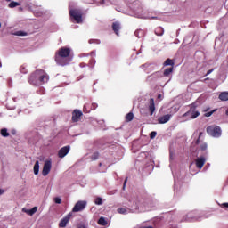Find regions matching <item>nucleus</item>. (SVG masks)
Returning <instances> with one entry per match:
<instances>
[{
  "mask_svg": "<svg viewBox=\"0 0 228 228\" xmlns=\"http://www.w3.org/2000/svg\"><path fill=\"white\" fill-rule=\"evenodd\" d=\"M47 81H49V75H47L44 69H37L28 78V83L34 86L44 85V83H47Z\"/></svg>",
  "mask_w": 228,
  "mask_h": 228,
  "instance_id": "obj_1",
  "label": "nucleus"
},
{
  "mask_svg": "<svg viewBox=\"0 0 228 228\" xmlns=\"http://www.w3.org/2000/svg\"><path fill=\"white\" fill-rule=\"evenodd\" d=\"M189 108L190 110L183 115V118H187L188 120H193L197 118L199 115H200V112L199 111V110H197V108H199L198 102H194L193 103L190 104Z\"/></svg>",
  "mask_w": 228,
  "mask_h": 228,
  "instance_id": "obj_2",
  "label": "nucleus"
},
{
  "mask_svg": "<svg viewBox=\"0 0 228 228\" xmlns=\"http://www.w3.org/2000/svg\"><path fill=\"white\" fill-rule=\"evenodd\" d=\"M69 15L76 20L77 24L83 22V12L78 9H69Z\"/></svg>",
  "mask_w": 228,
  "mask_h": 228,
  "instance_id": "obj_3",
  "label": "nucleus"
},
{
  "mask_svg": "<svg viewBox=\"0 0 228 228\" xmlns=\"http://www.w3.org/2000/svg\"><path fill=\"white\" fill-rule=\"evenodd\" d=\"M55 61H56L57 65L65 67V65H69V63H70L72 61V57H64L63 55L55 53Z\"/></svg>",
  "mask_w": 228,
  "mask_h": 228,
  "instance_id": "obj_4",
  "label": "nucleus"
},
{
  "mask_svg": "<svg viewBox=\"0 0 228 228\" xmlns=\"http://www.w3.org/2000/svg\"><path fill=\"white\" fill-rule=\"evenodd\" d=\"M207 133L214 138H219V136H222V129L220 126H210L207 128Z\"/></svg>",
  "mask_w": 228,
  "mask_h": 228,
  "instance_id": "obj_5",
  "label": "nucleus"
},
{
  "mask_svg": "<svg viewBox=\"0 0 228 228\" xmlns=\"http://www.w3.org/2000/svg\"><path fill=\"white\" fill-rule=\"evenodd\" d=\"M51 168H53V162L51 160H45L42 170V175L47 177L51 172Z\"/></svg>",
  "mask_w": 228,
  "mask_h": 228,
  "instance_id": "obj_6",
  "label": "nucleus"
},
{
  "mask_svg": "<svg viewBox=\"0 0 228 228\" xmlns=\"http://www.w3.org/2000/svg\"><path fill=\"white\" fill-rule=\"evenodd\" d=\"M71 53H72V49L67 48V47H61L55 53V54L64 56V58H72L70 56Z\"/></svg>",
  "mask_w": 228,
  "mask_h": 228,
  "instance_id": "obj_7",
  "label": "nucleus"
},
{
  "mask_svg": "<svg viewBox=\"0 0 228 228\" xmlns=\"http://www.w3.org/2000/svg\"><path fill=\"white\" fill-rule=\"evenodd\" d=\"M85 208H86V201H77L74 208H72V212L73 213H79V211H83V209H85Z\"/></svg>",
  "mask_w": 228,
  "mask_h": 228,
  "instance_id": "obj_8",
  "label": "nucleus"
},
{
  "mask_svg": "<svg viewBox=\"0 0 228 228\" xmlns=\"http://www.w3.org/2000/svg\"><path fill=\"white\" fill-rule=\"evenodd\" d=\"M70 218H72V212H69L66 216H64L61 222L59 223V227H67V224L70 221Z\"/></svg>",
  "mask_w": 228,
  "mask_h": 228,
  "instance_id": "obj_9",
  "label": "nucleus"
},
{
  "mask_svg": "<svg viewBox=\"0 0 228 228\" xmlns=\"http://www.w3.org/2000/svg\"><path fill=\"white\" fill-rule=\"evenodd\" d=\"M81 117H83V112L79 110H75L72 113V121L79 122L81 120Z\"/></svg>",
  "mask_w": 228,
  "mask_h": 228,
  "instance_id": "obj_10",
  "label": "nucleus"
},
{
  "mask_svg": "<svg viewBox=\"0 0 228 228\" xmlns=\"http://www.w3.org/2000/svg\"><path fill=\"white\" fill-rule=\"evenodd\" d=\"M69 152H70V146H64L59 151L58 156L59 158H65L69 154Z\"/></svg>",
  "mask_w": 228,
  "mask_h": 228,
  "instance_id": "obj_11",
  "label": "nucleus"
},
{
  "mask_svg": "<svg viewBox=\"0 0 228 228\" xmlns=\"http://www.w3.org/2000/svg\"><path fill=\"white\" fill-rule=\"evenodd\" d=\"M197 220H199L197 211H192L187 214V222H195Z\"/></svg>",
  "mask_w": 228,
  "mask_h": 228,
  "instance_id": "obj_12",
  "label": "nucleus"
},
{
  "mask_svg": "<svg viewBox=\"0 0 228 228\" xmlns=\"http://www.w3.org/2000/svg\"><path fill=\"white\" fill-rule=\"evenodd\" d=\"M170 118H172V115L171 114L164 115V116L159 117L158 118V122L159 124H167V122H169Z\"/></svg>",
  "mask_w": 228,
  "mask_h": 228,
  "instance_id": "obj_13",
  "label": "nucleus"
},
{
  "mask_svg": "<svg viewBox=\"0 0 228 228\" xmlns=\"http://www.w3.org/2000/svg\"><path fill=\"white\" fill-rule=\"evenodd\" d=\"M206 164V159L204 157H200L196 159V167L200 170L202 169V167Z\"/></svg>",
  "mask_w": 228,
  "mask_h": 228,
  "instance_id": "obj_14",
  "label": "nucleus"
},
{
  "mask_svg": "<svg viewBox=\"0 0 228 228\" xmlns=\"http://www.w3.org/2000/svg\"><path fill=\"white\" fill-rule=\"evenodd\" d=\"M112 29L114 31V33H116V35L118 37L119 35V31L121 29V26H120V22L118 21H115L112 23Z\"/></svg>",
  "mask_w": 228,
  "mask_h": 228,
  "instance_id": "obj_15",
  "label": "nucleus"
},
{
  "mask_svg": "<svg viewBox=\"0 0 228 228\" xmlns=\"http://www.w3.org/2000/svg\"><path fill=\"white\" fill-rule=\"evenodd\" d=\"M149 110L151 111V115H154V111H156V105L154 104L153 98L149 101Z\"/></svg>",
  "mask_w": 228,
  "mask_h": 228,
  "instance_id": "obj_16",
  "label": "nucleus"
},
{
  "mask_svg": "<svg viewBox=\"0 0 228 228\" xmlns=\"http://www.w3.org/2000/svg\"><path fill=\"white\" fill-rule=\"evenodd\" d=\"M164 34H165V29L162 27H158L155 29V35H157V37H163Z\"/></svg>",
  "mask_w": 228,
  "mask_h": 228,
  "instance_id": "obj_17",
  "label": "nucleus"
},
{
  "mask_svg": "<svg viewBox=\"0 0 228 228\" xmlns=\"http://www.w3.org/2000/svg\"><path fill=\"white\" fill-rule=\"evenodd\" d=\"M151 67H152V65L150 63L141 65V69H142V70H144V72H146L147 74H149V72H151Z\"/></svg>",
  "mask_w": 228,
  "mask_h": 228,
  "instance_id": "obj_18",
  "label": "nucleus"
},
{
  "mask_svg": "<svg viewBox=\"0 0 228 228\" xmlns=\"http://www.w3.org/2000/svg\"><path fill=\"white\" fill-rule=\"evenodd\" d=\"M37 211H38V207H34L31 209L26 210L25 213H27V215H29V216H33V215H35Z\"/></svg>",
  "mask_w": 228,
  "mask_h": 228,
  "instance_id": "obj_19",
  "label": "nucleus"
},
{
  "mask_svg": "<svg viewBox=\"0 0 228 228\" xmlns=\"http://www.w3.org/2000/svg\"><path fill=\"white\" fill-rule=\"evenodd\" d=\"M38 172H40V162L38 160H37L35 165H34V174H35V175H38Z\"/></svg>",
  "mask_w": 228,
  "mask_h": 228,
  "instance_id": "obj_20",
  "label": "nucleus"
},
{
  "mask_svg": "<svg viewBox=\"0 0 228 228\" xmlns=\"http://www.w3.org/2000/svg\"><path fill=\"white\" fill-rule=\"evenodd\" d=\"M220 101H228V92H222L219 94Z\"/></svg>",
  "mask_w": 228,
  "mask_h": 228,
  "instance_id": "obj_21",
  "label": "nucleus"
},
{
  "mask_svg": "<svg viewBox=\"0 0 228 228\" xmlns=\"http://www.w3.org/2000/svg\"><path fill=\"white\" fill-rule=\"evenodd\" d=\"M135 37H137V38H142V37H144L145 32L142 29H137L134 32Z\"/></svg>",
  "mask_w": 228,
  "mask_h": 228,
  "instance_id": "obj_22",
  "label": "nucleus"
},
{
  "mask_svg": "<svg viewBox=\"0 0 228 228\" xmlns=\"http://www.w3.org/2000/svg\"><path fill=\"white\" fill-rule=\"evenodd\" d=\"M174 72V68H167L164 70V76L168 77Z\"/></svg>",
  "mask_w": 228,
  "mask_h": 228,
  "instance_id": "obj_23",
  "label": "nucleus"
},
{
  "mask_svg": "<svg viewBox=\"0 0 228 228\" xmlns=\"http://www.w3.org/2000/svg\"><path fill=\"white\" fill-rule=\"evenodd\" d=\"M99 225H108V221L104 217H100L98 220Z\"/></svg>",
  "mask_w": 228,
  "mask_h": 228,
  "instance_id": "obj_24",
  "label": "nucleus"
},
{
  "mask_svg": "<svg viewBox=\"0 0 228 228\" xmlns=\"http://www.w3.org/2000/svg\"><path fill=\"white\" fill-rule=\"evenodd\" d=\"M13 35H15L16 37H26L28 35V33L22 31V30H19L13 33Z\"/></svg>",
  "mask_w": 228,
  "mask_h": 228,
  "instance_id": "obj_25",
  "label": "nucleus"
},
{
  "mask_svg": "<svg viewBox=\"0 0 228 228\" xmlns=\"http://www.w3.org/2000/svg\"><path fill=\"white\" fill-rule=\"evenodd\" d=\"M1 134L4 136V138H8L10 136V133H8V129L3 128L1 130Z\"/></svg>",
  "mask_w": 228,
  "mask_h": 228,
  "instance_id": "obj_26",
  "label": "nucleus"
},
{
  "mask_svg": "<svg viewBox=\"0 0 228 228\" xmlns=\"http://www.w3.org/2000/svg\"><path fill=\"white\" fill-rule=\"evenodd\" d=\"M126 122H131V120L134 118V114H133V112H129L128 114H126Z\"/></svg>",
  "mask_w": 228,
  "mask_h": 228,
  "instance_id": "obj_27",
  "label": "nucleus"
},
{
  "mask_svg": "<svg viewBox=\"0 0 228 228\" xmlns=\"http://www.w3.org/2000/svg\"><path fill=\"white\" fill-rule=\"evenodd\" d=\"M118 213H119L120 215H127L128 211H127V208H118Z\"/></svg>",
  "mask_w": 228,
  "mask_h": 228,
  "instance_id": "obj_28",
  "label": "nucleus"
},
{
  "mask_svg": "<svg viewBox=\"0 0 228 228\" xmlns=\"http://www.w3.org/2000/svg\"><path fill=\"white\" fill-rule=\"evenodd\" d=\"M8 6L10 8H17V6H20V4L15 1H12Z\"/></svg>",
  "mask_w": 228,
  "mask_h": 228,
  "instance_id": "obj_29",
  "label": "nucleus"
},
{
  "mask_svg": "<svg viewBox=\"0 0 228 228\" xmlns=\"http://www.w3.org/2000/svg\"><path fill=\"white\" fill-rule=\"evenodd\" d=\"M94 204H96V206H102V198L98 197L94 200Z\"/></svg>",
  "mask_w": 228,
  "mask_h": 228,
  "instance_id": "obj_30",
  "label": "nucleus"
},
{
  "mask_svg": "<svg viewBox=\"0 0 228 228\" xmlns=\"http://www.w3.org/2000/svg\"><path fill=\"white\" fill-rule=\"evenodd\" d=\"M168 65H172L174 66V61H172V59H167L164 62V66L165 67H168Z\"/></svg>",
  "mask_w": 228,
  "mask_h": 228,
  "instance_id": "obj_31",
  "label": "nucleus"
},
{
  "mask_svg": "<svg viewBox=\"0 0 228 228\" xmlns=\"http://www.w3.org/2000/svg\"><path fill=\"white\" fill-rule=\"evenodd\" d=\"M99 159V152H94L92 157H91V159L93 161H95V159Z\"/></svg>",
  "mask_w": 228,
  "mask_h": 228,
  "instance_id": "obj_32",
  "label": "nucleus"
},
{
  "mask_svg": "<svg viewBox=\"0 0 228 228\" xmlns=\"http://www.w3.org/2000/svg\"><path fill=\"white\" fill-rule=\"evenodd\" d=\"M20 71L21 72V74H28V69H26L25 66H21L20 68Z\"/></svg>",
  "mask_w": 228,
  "mask_h": 228,
  "instance_id": "obj_33",
  "label": "nucleus"
},
{
  "mask_svg": "<svg viewBox=\"0 0 228 228\" xmlns=\"http://www.w3.org/2000/svg\"><path fill=\"white\" fill-rule=\"evenodd\" d=\"M200 149L201 151H206V150L208 149V143H206V142L201 143V144L200 145Z\"/></svg>",
  "mask_w": 228,
  "mask_h": 228,
  "instance_id": "obj_34",
  "label": "nucleus"
},
{
  "mask_svg": "<svg viewBox=\"0 0 228 228\" xmlns=\"http://www.w3.org/2000/svg\"><path fill=\"white\" fill-rule=\"evenodd\" d=\"M216 111H217V109H215V110H213L212 111H210V112H207V113H205L204 114V117H211V115H213V113H215Z\"/></svg>",
  "mask_w": 228,
  "mask_h": 228,
  "instance_id": "obj_35",
  "label": "nucleus"
},
{
  "mask_svg": "<svg viewBox=\"0 0 228 228\" xmlns=\"http://www.w3.org/2000/svg\"><path fill=\"white\" fill-rule=\"evenodd\" d=\"M158 134L157 132L153 131L150 134V138L151 140H154V138H156V135Z\"/></svg>",
  "mask_w": 228,
  "mask_h": 228,
  "instance_id": "obj_36",
  "label": "nucleus"
},
{
  "mask_svg": "<svg viewBox=\"0 0 228 228\" xmlns=\"http://www.w3.org/2000/svg\"><path fill=\"white\" fill-rule=\"evenodd\" d=\"M203 133L202 132H200L199 134V138L197 139L196 141V145H199L200 143V136H202Z\"/></svg>",
  "mask_w": 228,
  "mask_h": 228,
  "instance_id": "obj_37",
  "label": "nucleus"
},
{
  "mask_svg": "<svg viewBox=\"0 0 228 228\" xmlns=\"http://www.w3.org/2000/svg\"><path fill=\"white\" fill-rule=\"evenodd\" d=\"M54 202L55 204H60L61 202V198H59V197L54 198Z\"/></svg>",
  "mask_w": 228,
  "mask_h": 228,
  "instance_id": "obj_38",
  "label": "nucleus"
},
{
  "mask_svg": "<svg viewBox=\"0 0 228 228\" xmlns=\"http://www.w3.org/2000/svg\"><path fill=\"white\" fill-rule=\"evenodd\" d=\"M35 15H37V17H42V15H44V12H35Z\"/></svg>",
  "mask_w": 228,
  "mask_h": 228,
  "instance_id": "obj_39",
  "label": "nucleus"
},
{
  "mask_svg": "<svg viewBox=\"0 0 228 228\" xmlns=\"http://www.w3.org/2000/svg\"><path fill=\"white\" fill-rule=\"evenodd\" d=\"M84 113H90V110H88L86 105H84Z\"/></svg>",
  "mask_w": 228,
  "mask_h": 228,
  "instance_id": "obj_40",
  "label": "nucleus"
},
{
  "mask_svg": "<svg viewBox=\"0 0 228 228\" xmlns=\"http://www.w3.org/2000/svg\"><path fill=\"white\" fill-rule=\"evenodd\" d=\"M126 184H127V177L125 179V182L123 184V190H126Z\"/></svg>",
  "mask_w": 228,
  "mask_h": 228,
  "instance_id": "obj_41",
  "label": "nucleus"
},
{
  "mask_svg": "<svg viewBox=\"0 0 228 228\" xmlns=\"http://www.w3.org/2000/svg\"><path fill=\"white\" fill-rule=\"evenodd\" d=\"M214 70L215 69H209L205 76H209Z\"/></svg>",
  "mask_w": 228,
  "mask_h": 228,
  "instance_id": "obj_42",
  "label": "nucleus"
},
{
  "mask_svg": "<svg viewBox=\"0 0 228 228\" xmlns=\"http://www.w3.org/2000/svg\"><path fill=\"white\" fill-rule=\"evenodd\" d=\"M97 108V103H93L91 110H95Z\"/></svg>",
  "mask_w": 228,
  "mask_h": 228,
  "instance_id": "obj_43",
  "label": "nucleus"
},
{
  "mask_svg": "<svg viewBox=\"0 0 228 228\" xmlns=\"http://www.w3.org/2000/svg\"><path fill=\"white\" fill-rule=\"evenodd\" d=\"M222 208H228V203H223L220 205Z\"/></svg>",
  "mask_w": 228,
  "mask_h": 228,
  "instance_id": "obj_44",
  "label": "nucleus"
},
{
  "mask_svg": "<svg viewBox=\"0 0 228 228\" xmlns=\"http://www.w3.org/2000/svg\"><path fill=\"white\" fill-rule=\"evenodd\" d=\"M78 228H88V227H86V225H85V224H79Z\"/></svg>",
  "mask_w": 228,
  "mask_h": 228,
  "instance_id": "obj_45",
  "label": "nucleus"
},
{
  "mask_svg": "<svg viewBox=\"0 0 228 228\" xmlns=\"http://www.w3.org/2000/svg\"><path fill=\"white\" fill-rule=\"evenodd\" d=\"M139 228H154V227H152V226H141Z\"/></svg>",
  "mask_w": 228,
  "mask_h": 228,
  "instance_id": "obj_46",
  "label": "nucleus"
},
{
  "mask_svg": "<svg viewBox=\"0 0 228 228\" xmlns=\"http://www.w3.org/2000/svg\"><path fill=\"white\" fill-rule=\"evenodd\" d=\"M3 193H4V191L0 189V195H3Z\"/></svg>",
  "mask_w": 228,
  "mask_h": 228,
  "instance_id": "obj_47",
  "label": "nucleus"
},
{
  "mask_svg": "<svg viewBox=\"0 0 228 228\" xmlns=\"http://www.w3.org/2000/svg\"><path fill=\"white\" fill-rule=\"evenodd\" d=\"M89 44H94V40L90 39Z\"/></svg>",
  "mask_w": 228,
  "mask_h": 228,
  "instance_id": "obj_48",
  "label": "nucleus"
},
{
  "mask_svg": "<svg viewBox=\"0 0 228 228\" xmlns=\"http://www.w3.org/2000/svg\"><path fill=\"white\" fill-rule=\"evenodd\" d=\"M80 56H81V57H83V56H86V54H85V53H82V54H80Z\"/></svg>",
  "mask_w": 228,
  "mask_h": 228,
  "instance_id": "obj_49",
  "label": "nucleus"
},
{
  "mask_svg": "<svg viewBox=\"0 0 228 228\" xmlns=\"http://www.w3.org/2000/svg\"><path fill=\"white\" fill-rule=\"evenodd\" d=\"M158 98H159V99H161V94H159V95H158Z\"/></svg>",
  "mask_w": 228,
  "mask_h": 228,
  "instance_id": "obj_50",
  "label": "nucleus"
},
{
  "mask_svg": "<svg viewBox=\"0 0 228 228\" xmlns=\"http://www.w3.org/2000/svg\"><path fill=\"white\" fill-rule=\"evenodd\" d=\"M151 77H152V75L149 76V77H148V79H151Z\"/></svg>",
  "mask_w": 228,
  "mask_h": 228,
  "instance_id": "obj_51",
  "label": "nucleus"
},
{
  "mask_svg": "<svg viewBox=\"0 0 228 228\" xmlns=\"http://www.w3.org/2000/svg\"><path fill=\"white\" fill-rule=\"evenodd\" d=\"M151 19H158V17L154 16V17H151Z\"/></svg>",
  "mask_w": 228,
  "mask_h": 228,
  "instance_id": "obj_52",
  "label": "nucleus"
},
{
  "mask_svg": "<svg viewBox=\"0 0 228 228\" xmlns=\"http://www.w3.org/2000/svg\"><path fill=\"white\" fill-rule=\"evenodd\" d=\"M99 167H102V163H100V164H99Z\"/></svg>",
  "mask_w": 228,
  "mask_h": 228,
  "instance_id": "obj_53",
  "label": "nucleus"
},
{
  "mask_svg": "<svg viewBox=\"0 0 228 228\" xmlns=\"http://www.w3.org/2000/svg\"><path fill=\"white\" fill-rule=\"evenodd\" d=\"M91 54H95V53H94V52H92Z\"/></svg>",
  "mask_w": 228,
  "mask_h": 228,
  "instance_id": "obj_54",
  "label": "nucleus"
},
{
  "mask_svg": "<svg viewBox=\"0 0 228 228\" xmlns=\"http://www.w3.org/2000/svg\"><path fill=\"white\" fill-rule=\"evenodd\" d=\"M226 115L228 116V110H226Z\"/></svg>",
  "mask_w": 228,
  "mask_h": 228,
  "instance_id": "obj_55",
  "label": "nucleus"
},
{
  "mask_svg": "<svg viewBox=\"0 0 228 228\" xmlns=\"http://www.w3.org/2000/svg\"><path fill=\"white\" fill-rule=\"evenodd\" d=\"M6 1L10 2V1H12V0H6Z\"/></svg>",
  "mask_w": 228,
  "mask_h": 228,
  "instance_id": "obj_56",
  "label": "nucleus"
},
{
  "mask_svg": "<svg viewBox=\"0 0 228 228\" xmlns=\"http://www.w3.org/2000/svg\"><path fill=\"white\" fill-rule=\"evenodd\" d=\"M0 67H2V64H1V62H0Z\"/></svg>",
  "mask_w": 228,
  "mask_h": 228,
  "instance_id": "obj_57",
  "label": "nucleus"
},
{
  "mask_svg": "<svg viewBox=\"0 0 228 228\" xmlns=\"http://www.w3.org/2000/svg\"><path fill=\"white\" fill-rule=\"evenodd\" d=\"M136 208H139L140 207H139V206H137Z\"/></svg>",
  "mask_w": 228,
  "mask_h": 228,
  "instance_id": "obj_58",
  "label": "nucleus"
},
{
  "mask_svg": "<svg viewBox=\"0 0 228 228\" xmlns=\"http://www.w3.org/2000/svg\"><path fill=\"white\" fill-rule=\"evenodd\" d=\"M20 10L21 11V10H22V8H20Z\"/></svg>",
  "mask_w": 228,
  "mask_h": 228,
  "instance_id": "obj_59",
  "label": "nucleus"
},
{
  "mask_svg": "<svg viewBox=\"0 0 228 228\" xmlns=\"http://www.w3.org/2000/svg\"><path fill=\"white\" fill-rule=\"evenodd\" d=\"M0 28H1V23H0Z\"/></svg>",
  "mask_w": 228,
  "mask_h": 228,
  "instance_id": "obj_60",
  "label": "nucleus"
}]
</instances>
